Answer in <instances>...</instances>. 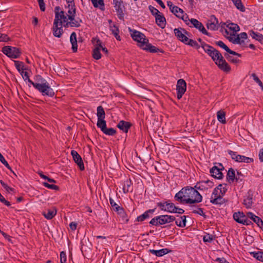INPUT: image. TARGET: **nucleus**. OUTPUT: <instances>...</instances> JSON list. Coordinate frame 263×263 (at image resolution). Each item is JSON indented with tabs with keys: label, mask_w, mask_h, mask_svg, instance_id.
I'll list each match as a JSON object with an SVG mask.
<instances>
[{
	"label": "nucleus",
	"mask_w": 263,
	"mask_h": 263,
	"mask_svg": "<svg viewBox=\"0 0 263 263\" xmlns=\"http://www.w3.org/2000/svg\"><path fill=\"white\" fill-rule=\"evenodd\" d=\"M174 199L181 204H192L201 202L202 197L195 189L187 186L176 193Z\"/></svg>",
	"instance_id": "1"
},
{
	"label": "nucleus",
	"mask_w": 263,
	"mask_h": 263,
	"mask_svg": "<svg viewBox=\"0 0 263 263\" xmlns=\"http://www.w3.org/2000/svg\"><path fill=\"white\" fill-rule=\"evenodd\" d=\"M201 47L204 51L212 58V60L220 69L226 72L230 71L231 67L219 51L204 42L201 43Z\"/></svg>",
	"instance_id": "2"
},
{
	"label": "nucleus",
	"mask_w": 263,
	"mask_h": 263,
	"mask_svg": "<svg viewBox=\"0 0 263 263\" xmlns=\"http://www.w3.org/2000/svg\"><path fill=\"white\" fill-rule=\"evenodd\" d=\"M55 18L53 25V34L54 36L60 37L63 33V24L67 22V16L59 6L55 8Z\"/></svg>",
	"instance_id": "3"
},
{
	"label": "nucleus",
	"mask_w": 263,
	"mask_h": 263,
	"mask_svg": "<svg viewBox=\"0 0 263 263\" xmlns=\"http://www.w3.org/2000/svg\"><path fill=\"white\" fill-rule=\"evenodd\" d=\"M226 185L219 184L212 193L210 202L214 204H222L224 202V199L222 198L226 191Z\"/></svg>",
	"instance_id": "4"
},
{
	"label": "nucleus",
	"mask_w": 263,
	"mask_h": 263,
	"mask_svg": "<svg viewBox=\"0 0 263 263\" xmlns=\"http://www.w3.org/2000/svg\"><path fill=\"white\" fill-rule=\"evenodd\" d=\"M175 220L173 216L163 215L153 218L149 223L155 226L170 223Z\"/></svg>",
	"instance_id": "5"
},
{
	"label": "nucleus",
	"mask_w": 263,
	"mask_h": 263,
	"mask_svg": "<svg viewBox=\"0 0 263 263\" xmlns=\"http://www.w3.org/2000/svg\"><path fill=\"white\" fill-rule=\"evenodd\" d=\"M2 52L7 57L12 59H17L21 54L19 48L10 46H4L2 48Z\"/></svg>",
	"instance_id": "6"
},
{
	"label": "nucleus",
	"mask_w": 263,
	"mask_h": 263,
	"mask_svg": "<svg viewBox=\"0 0 263 263\" xmlns=\"http://www.w3.org/2000/svg\"><path fill=\"white\" fill-rule=\"evenodd\" d=\"M34 87L41 92L43 96L46 95L52 97L54 95V91L50 87L48 83L42 85L37 84L36 86Z\"/></svg>",
	"instance_id": "7"
},
{
	"label": "nucleus",
	"mask_w": 263,
	"mask_h": 263,
	"mask_svg": "<svg viewBox=\"0 0 263 263\" xmlns=\"http://www.w3.org/2000/svg\"><path fill=\"white\" fill-rule=\"evenodd\" d=\"M131 36L134 41L138 42V46L140 48L141 45L144 43H146L148 40L144 34L135 30L131 31Z\"/></svg>",
	"instance_id": "8"
},
{
	"label": "nucleus",
	"mask_w": 263,
	"mask_h": 263,
	"mask_svg": "<svg viewBox=\"0 0 263 263\" xmlns=\"http://www.w3.org/2000/svg\"><path fill=\"white\" fill-rule=\"evenodd\" d=\"M228 153L231 156V158L237 162L251 163L253 161V159L245 156L238 155L236 152L232 151H229Z\"/></svg>",
	"instance_id": "9"
},
{
	"label": "nucleus",
	"mask_w": 263,
	"mask_h": 263,
	"mask_svg": "<svg viewBox=\"0 0 263 263\" xmlns=\"http://www.w3.org/2000/svg\"><path fill=\"white\" fill-rule=\"evenodd\" d=\"M186 89V83L183 79L178 80L176 85L177 97L178 99H180Z\"/></svg>",
	"instance_id": "10"
},
{
	"label": "nucleus",
	"mask_w": 263,
	"mask_h": 263,
	"mask_svg": "<svg viewBox=\"0 0 263 263\" xmlns=\"http://www.w3.org/2000/svg\"><path fill=\"white\" fill-rule=\"evenodd\" d=\"M174 33L177 37L183 43H187L189 38L185 35L187 32L182 28H175L174 30Z\"/></svg>",
	"instance_id": "11"
},
{
	"label": "nucleus",
	"mask_w": 263,
	"mask_h": 263,
	"mask_svg": "<svg viewBox=\"0 0 263 263\" xmlns=\"http://www.w3.org/2000/svg\"><path fill=\"white\" fill-rule=\"evenodd\" d=\"M157 206L162 211L172 213L175 208V204L172 202H164L157 203Z\"/></svg>",
	"instance_id": "12"
},
{
	"label": "nucleus",
	"mask_w": 263,
	"mask_h": 263,
	"mask_svg": "<svg viewBox=\"0 0 263 263\" xmlns=\"http://www.w3.org/2000/svg\"><path fill=\"white\" fill-rule=\"evenodd\" d=\"M206 27L208 29L211 30H216L219 28L218 20L214 15H212L210 20L208 21Z\"/></svg>",
	"instance_id": "13"
},
{
	"label": "nucleus",
	"mask_w": 263,
	"mask_h": 263,
	"mask_svg": "<svg viewBox=\"0 0 263 263\" xmlns=\"http://www.w3.org/2000/svg\"><path fill=\"white\" fill-rule=\"evenodd\" d=\"M234 220L238 223H242L244 225L249 224V220L246 218V216L240 212L235 213L233 214Z\"/></svg>",
	"instance_id": "14"
},
{
	"label": "nucleus",
	"mask_w": 263,
	"mask_h": 263,
	"mask_svg": "<svg viewBox=\"0 0 263 263\" xmlns=\"http://www.w3.org/2000/svg\"><path fill=\"white\" fill-rule=\"evenodd\" d=\"M71 155L72 156L74 162L78 164L80 169L81 171L84 170V165L80 155L78 152L74 150H72L71 152Z\"/></svg>",
	"instance_id": "15"
},
{
	"label": "nucleus",
	"mask_w": 263,
	"mask_h": 263,
	"mask_svg": "<svg viewBox=\"0 0 263 263\" xmlns=\"http://www.w3.org/2000/svg\"><path fill=\"white\" fill-rule=\"evenodd\" d=\"M114 4L115 5V9L118 13L119 18L122 19L124 16V5L123 2L121 0H114Z\"/></svg>",
	"instance_id": "16"
},
{
	"label": "nucleus",
	"mask_w": 263,
	"mask_h": 263,
	"mask_svg": "<svg viewBox=\"0 0 263 263\" xmlns=\"http://www.w3.org/2000/svg\"><path fill=\"white\" fill-rule=\"evenodd\" d=\"M219 165L221 168H218L217 166H214L210 170V173L213 177L220 179H221L223 176V174L221 172L223 166L221 164Z\"/></svg>",
	"instance_id": "17"
},
{
	"label": "nucleus",
	"mask_w": 263,
	"mask_h": 263,
	"mask_svg": "<svg viewBox=\"0 0 263 263\" xmlns=\"http://www.w3.org/2000/svg\"><path fill=\"white\" fill-rule=\"evenodd\" d=\"M141 48L152 53H156L159 51L163 52V51H161L160 49L154 46H153L151 44H149L148 43V40H147L146 43L144 44V43L141 45Z\"/></svg>",
	"instance_id": "18"
},
{
	"label": "nucleus",
	"mask_w": 263,
	"mask_h": 263,
	"mask_svg": "<svg viewBox=\"0 0 263 263\" xmlns=\"http://www.w3.org/2000/svg\"><path fill=\"white\" fill-rule=\"evenodd\" d=\"M191 23L194 27L200 30L203 34L209 35L208 32L205 29L201 23L199 22L195 18H191L190 20Z\"/></svg>",
	"instance_id": "19"
},
{
	"label": "nucleus",
	"mask_w": 263,
	"mask_h": 263,
	"mask_svg": "<svg viewBox=\"0 0 263 263\" xmlns=\"http://www.w3.org/2000/svg\"><path fill=\"white\" fill-rule=\"evenodd\" d=\"M102 47L101 42L99 40H97L96 44H95V48L93 50V58L95 59L99 60L101 58V54L100 53L101 48Z\"/></svg>",
	"instance_id": "20"
},
{
	"label": "nucleus",
	"mask_w": 263,
	"mask_h": 263,
	"mask_svg": "<svg viewBox=\"0 0 263 263\" xmlns=\"http://www.w3.org/2000/svg\"><path fill=\"white\" fill-rule=\"evenodd\" d=\"M247 34L246 32H242L238 34L236 37L235 36L233 37H229V39L230 41L232 42L234 44H241V42H243V41H241V39L245 40L247 38Z\"/></svg>",
	"instance_id": "21"
},
{
	"label": "nucleus",
	"mask_w": 263,
	"mask_h": 263,
	"mask_svg": "<svg viewBox=\"0 0 263 263\" xmlns=\"http://www.w3.org/2000/svg\"><path fill=\"white\" fill-rule=\"evenodd\" d=\"M228 29L232 31L229 32L227 29H226V33L227 34H230V37H233L235 36V34L239 30V27L236 24L231 23L227 26Z\"/></svg>",
	"instance_id": "22"
},
{
	"label": "nucleus",
	"mask_w": 263,
	"mask_h": 263,
	"mask_svg": "<svg viewBox=\"0 0 263 263\" xmlns=\"http://www.w3.org/2000/svg\"><path fill=\"white\" fill-rule=\"evenodd\" d=\"M132 124L124 120L120 121L117 125L118 128L126 133L128 132Z\"/></svg>",
	"instance_id": "23"
},
{
	"label": "nucleus",
	"mask_w": 263,
	"mask_h": 263,
	"mask_svg": "<svg viewBox=\"0 0 263 263\" xmlns=\"http://www.w3.org/2000/svg\"><path fill=\"white\" fill-rule=\"evenodd\" d=\"M156 24L161 28H164L166 25V20L163 15L160 13L155 16Z\"/></svg>",
	"instance_id": "24"
},
{
	"label": "nucleus",
	"mask_w": 263,
	"mask_h": 263,
	"mask_svg": "<svg viewBox=\"0 0 263 263\" xmlns=\"http://www.w3.org/2000/svg\"><path fill=\"white\" fill-rule=\"evenodd\" d=\"M247 216L249 218L251 219L254 222H255L258 225V226L261 227L263 226L262 220L259 217L255 215L253 213L251 212H248L247 213Z\"/></svg>",
	"instance_id": "25"
},
{
	"label": "nucleus",
	"mask_w": 263,
	"mask_h": 263,
	"mask_svg": "<svg viewBox=\"0 0 263 263\" xmlns=\"http://www.w3.org/2000/svg\"><path fill=\"white\" fill-rule=\"evenodd\" d=\"M70 41L72 45V49L73 52H76L78 49L77 35L75 32H72L70 37Z\"/></svg>",
	"instance_id": "26"
},
{
	"label": "nucleus",
	"mask_w": 263,
	"mask_h": 263,
	"mask_svg": "<svg viewBox=\"0 0 263 263\" xmlns=\"http://www.w3.org/2000/svg\"><path fill=\"white\" fill-rule=\"evenodd\" d=\"M47 83L45 79L43 78L41 76L38 75L35 77V82H31V85L33 87H35L37 84L42 85Z\"/></svg>",
	"instance_id": "27"
},
{
	"label": "nucleus",
	"mask_w": 263,
	"mask_h": 263,
	"mask_svg": "<svg viewBox=\"0 0 263 263\" xmlns=\"http://www.w3.org/2000/svg\"><path fill=\"white\" fill-rule=\"evenodd\" d=\"M152 254L155 255L156 256L161 257L169 252L167 249H162L159 250H149V251Z\"/></svg>",
	"instance_id": "28"
},
{
	"label": "nucleus",
	"mask_w": 263,
	"mask_h": 263,
	"mask_svg": "<svg viewBox=\"0 0 263 263\" xmlns=\"http://www.w3.org/2000/svg\"><path fill=\"white\" fill-rule=\"evenodd\" d=\"M57 213V211L55 209H48L43 212V215L47 219H51Z\"/></svg>",
	"instance_id": "29"
},
{
	"label": "nucleus",
	"mask_w": 263,
	"mask_h": 263,
	"mask_svg": "<svg viewBox=\"0 0 263 263\" xmlns=\"http://www.w3.org/2000/svg\"><path fill=\"white\" fill-rule=\"evenodd\" d=\"M109 202L114 210L118 212V214H124V211L123 208H121L117 204H116L112 199L110 198Z\"/></svg>",
	"instance_id": "30"
},
{
	"label": "nucleus",
	"mask_w": 263,
	"mask_h": 263,
	"mask_svg": "<svg viewBox=\"0 0 263 263\" xmlns=\"http://www.w3.org/2000/svg\"><path fill=\"white\" fill-rule=\"evenodd\" d=\"M253 203L252 195H249L245 198L243 204L247 209H249L252 206Z\"/></svg>",
	"instance_id": "31"
},
{
	"label": "nucleus",
	"mask_w": 263,
	"mask_h": 263,
	"mask_svg": "<svg viewBox=\"0 0 263 263\" xmlns=\"http://www.w3.org/2000/svg\"><path fill=\"white\" fill-rule=\"evenodd\" d=\"M217 120L222 124L226 123V112L223 110H220L217 112Z\"/></svg>",
	"instance_id": "32"
},
{
	"label": "nucleus",
	"mask_w": 263,
	"mask_h": 263,
	"mask_svg": "<svg viewBox=\"0 0 263 263\" xmlns=\"http://www.w3.org/2000/svg\"><path fill=\"white\" fill-rule=\"evenodd\" d=\"M132 190V182L130 179H126L124 182L123 186V191L124 193L131 192Z\"/></svg>",
	"instance_id": "33"
},
{
	"label": "nucleus",
	"mask_w": 263,
	"mask_h": 263,
	"mask_svg": "<svg viewBox=\"0 0 263 263\" xmlns=\"http://www.w3.org/2000/svg\"><path fill=\"white\" fill-rule=\"evenodd\" d=\"M155 211V209L149 210L146 212H145L142 215L138 216L137 217V220L138 221H142L144 220L145 219L148 218L149 217V214H153Z\"/></svg>",
	"instance_id": "34"
},
{
	"label": "nucleus",
	"mask_w": 263,
	"mask_h": 263,
	"mask_svg": "<svg viewBox=\"0 0 263 263\" xmlns=\"http://www.w3.org/2000/svg\"><path fill=\"white\" fill-rule=\"evenodd\" d=\"M110 30L112 32V34L114 35L115 37L117 40L120 41V36L119 35V30L118 28L115 25L110 24Z\"/></svg>",
	"instance_id": "35"
},
{
	"label": "nucleus",
	"mask_w": 263,
	"mask_h": 263,
	"mask_svg": "<svg viewBox=\"0 0 263 263\" xmlns=\"http://www.w3.org/2000/svg\"><path fill=\"white\" fill-rule=\"evenodd\" d=\"M176 224L181 228H183L186 224V217L185 216H180L176 220Z\"/></svg>",
	"instance_id": "36"
},
{
	"label": "nucleus",
	"mask_w": 263,
	"mask_h": 263,
	"mask_svg": "<svg viewBox=\"0 0 263 263\" xmlns=\"http://www.w3.org/2000/svg\"><path fill=\"white\" fill-rule=\"evenodd\" d=\"M249 35L253 39L258 41H262L263 40V35L260 33L255 32L253 30L249 31Z\"/></svg>",
	"instance_id": "37"
},
{
	"label": "nucleus",
	"mask_w": 263,
	"mask_h": 263,
	"mask_svg": "<svg viewBox=\"0 0 263 263\" xmlns=\"http://www.w3.org/2000/svg\"><path fill=\"white\" fill-rule=\"evenodd\" d=\"M183 11L182 9L176 6L173 7L172 10H171V11L178 18L181 16H182Z\"/></svg>",
	"instance_id": "38"
},
{
	"label": "nucleus",
	"mask_w": 263,
	"mask_h": 263,
	"mask_svg": "<svg viewBox=\"0 0 263 263\" xmlns=\"http://www.w3.org/2000/svg\"><path fill=\"white\" fill-rule=\"evenodd\" d=\"M97 117L98 119H104L105 117V113L104 110L102 106H99L97 107Z\"/></svg>",
	"instance_id": "39"
},
{
	"label": "nucleus",
	"mask_w": 263,
	"mask_h": 263,
	"mask_svg": "<svg viewBox=\"0 0 263 263\" xmlns=\"http://www.w3.org/2000/svg\"><path fill=\"white\" fill-rule=\"evenodd\" d=\"M93 6L96 8L99 7L101 9L103 10L104 4L103 0H91Z\"/></svg>",
	"instance_id": "40"
},
{
	"label": "nucleus",
	"mask_w": 263,
	"mask_h": 263,
	"mask_svg": "<svg viewBox=\"0 0 263 263\" xmlns=\"http://www.w3.org/2000/svg\"><path fill=\"white\" fill-rule=\"evenodd\" d=\"M236 7L241 12H244L245 8L241 0H232Z\"/></svg>",
	"instance_id": "41"
},
{
	"label": "nucleus",
	"mask_w": 263,
	"mask_h": 263,
	"mask_svg": "<svg viewBox=\"0 0 263 263\" xmlns=\"http://www.w3.org/2000/svg\"><path fill=\"white\" fill-rule=\"evenodd\" d=\"M235 178V171L233 168H230L227 173V179L229 182H233Z\"/></svg>",
	"instance_id": "42"
},
{
	"label": "nucleus",
	"mask_w": 263,
	"mask_h": 263,
	"mask_svg": "<svg viewBox=\"0 0 263 263\" xmlns=\"http://www.w3.org/2000/svg\"><path fill=\"white\" fill-rule=\"evenodd\" d=\"M97 125L101 129L102 132H103L106 127V123L104 119H98Z\"/></svg>",
	"instance_id": "43"
},
{
	"label": "nucleus",
	"mask_w": 263,
	"mask_h": 263,
	"mask_svg": "<svg viewBox=\"0 0 263 263\" xmlns=\"http://www.w3.org/2000/svg\"><path fill=\"white\" fill-rule=\"evenodd\" d=\"M14 62L16 68L20 72L24 70V64L23 62L18 61H14Z\"/></svg>",
	"instance_id": "44"
},
{
	"label": "nucleus",
	"mask_w": 263,
	"mask_h": 263,
	"mask_svg": "<svg viewBox=\"0 0 263 263\" xmlns=\"http://www.w3.org/2000/svg\"><path fill=\"white\" fill-rule=\"evenodd\" d=\"M70 21V22H69V24L71 27H79L80 26L81 23L82 22L81 20H76L74 17H73V20Z\"/></svg>",
	"instance_id": "45"
},
{
	"label": "nucleus",
	"mask_w": 263,
	"mask_h": 263,
	"mask_svg": "<svg viewBox=\"0 0 263 263\" xmlns=\"http://www.w3.org/2000/svg\"><path fill=\"white\" fill-rule=\"evenodd\" d=\"M251 254L257 260L263 261V252H252Z\"/></svg>",
	"instance_id": "46"
},
{
	"label": "nucleus",
	"mask_w": 263,
	"mask_h": 263,
	"mask_svg": "<svg viewBox=\"0 0 263 263\" xmlns=\"http://www.w3.org/2000/svg\"><path fill=\"white\" fill-rule=\"evenodd\" d=\"M102 132L105 135L109 136H113L116 134V130L113 128H107V127H106L105 130H104V131Z\"/></svg>",
	"instance_id": "47"
},
{
	"label": "nucleus",
	"mask_w": 263,
	"mask_h": 263,
	"mask_svg": "<svg viewBox=\"0 0 263 263\" xmlns=\"http://www.w3.org/2000/svg\"><path fill=\"white\" fill-rule=\"evenodd\" d=\"M251 77H252L254 81L258 84V85L261 87V89L263 90V84L261 82V81L259 79L256 74L255 73H252L251 74Z\"/></svg>",
	"instance_id": "48"
},
{
	"label": "nucleus",
	"mask_w": 263,
	"mask_h": 263,
	"mask_svg": "<svg viewBox=\"0 0 263 263\" xmlns=\"http://www.w3.org/2000/svg\"><path fill=\"white\" fill-rule=\"evenodd\" d=\"M224 56L229 61H230L233 63H237L239 62V60L238 59L234 58L227 53L224 54Z\"/></svg>",
	"instance_id": "49"
},
{
	"label": "nucleus",
	"mask_w": 263,
	"mask_h": 263,
	"mask_svg": "<svg viewBox=\"0 0 263 263\" xmlns=\"http://www.w3.org/2000/svg\"><path fill=\"white\" fill-rule=\"evenodd\" d=\"M214 239V237L213 235L207 234L203 236V240L204 242H210Z\"/></svg>",
	"instance_id": "50"
},
{
	"label": "nucleus",
	"mask_w": 263,
	"mask_h": 263,
	"mask_svg": "<svg viewBox=\"0 0 263 263\" xmlns=\"http://www.w3.org/2000/svg\"><path fill=\"white\" fill-rule=\"evenodd\" d=\"M20 73H21L23 79L25 81H27L31 84V82H32V81H31L29 79L28 72L26 71H23L21 72Z\"/></svg>",
	"instance_id": "51"
},
{
	"label": "nucleus",
	"mask_w": 263,
	"mask_h": 263,
	"mask_svg": "<svg viewBox=\"0 0 263 263\" xmlns=\"http://www.w3.org/2000/svg\"><path fill=\"white\" fill-rule=\"evenodd\" d=\"M148 9L151 11V13L153 15H154L155 17L160 13L158 9H157L156 8H155V7L151 5L149 6Z\"/></svg>",
	"instance_id": "52"
},
{
	"label": "nucleus",
	"mask_w": 263,
	"mask_h": 263,
	"mask_svg": "<svg viewBox=\"0 0 263 263\" xmlns=\"http://www.w3.org/2000/svg\"><path fill=\"white\" fill-rule=\"evenodd\" d=\"M68 19L70 20H73V17H74V15L76 13V9L74 8H71L70 10H69L68 11Z\"/></svg>",
	"instance_id": "53"
},
{
	"label": "nucleus",
	"mask_w": 263,
	"mask_h": 263,
	"mask_svg": "<svg viewBox=\"0 0 263 263\" xmlns=\"http://www.w3.org/2000/svg\"><path fill=\"white\" fill-rule=\"evenodd\" d=\"M61 263H67V256L65 252L62 251L60 253Z\"/></svg>",
	"instance_id": "54"
},
{
	"label": "nucleus",
	"mask_w": 263,
	"mask_h": 263,
	"mask_svg": "<svg viewBox=\"0 0 263 263\" xmlns=\"http://www.w3.org/2000/svg\"><path fill=\"white\" fill-rule=\"evenodd\" d=\"M182 16H180L179 18L182 19L184 22H185V23L187 25H189V22H190L191 20H190L189 18L188 15H187V14L185 13L183 11V14H182Z\"/></svg>",
	"instance_id": "55"
},
{
	"label": "nucleus",
	"mask_w": 263,
	"mask_h": 263,
	"mask_svg": "<svg viewBox=\"0 0 263 263\" xmlns=\"http://www.w3.org/2000/svg\"><path fill=\"white\" fill-rule=\"evenodd\" d=\"M43 185L46 187L54 190H59V186L54 184H50L47 182H44Z\"/></svg>",
	"instance_id": "56"
},
{
	"label": "nucleus",
	"mask_w": 263,
	"mask_h": 263,
	"mask_svg": "<svg viewBox=\"0 0 263 263\" xmlns=\"http://www.w3.org/2000/svg\"><path fill=\"white\" fill-rule=\"evenodd\" d=\"M216 45L224 49L226 51L229 50V47L222 41H219L216 42Z\"/></svg>",
	"instance_id": "57"
},
{
	"label": "nucleus",
	"mask_w": 263,
	"mask_h": 263,
	"mask_svg": "<svg viewBox=\"0 0 263 263\" xmlns=\"http://www.w3.org/2000/svg\"><path fill=\"white\" fill-rule=\"evenodd\" d=\"M10 40V38L7 34L0 33V42H8Z\"/></svg>",
	"instance_id": "58"
},
{
	"label": "nucleus",
	"mask_w": 263,
	"mask_h": 263,
	"mask_svg": "<svg viewBox=\"0 0 263 263\" xmlns=\"http://www.w3.org/2000/svg\"><path fill=\"white\" fill-rule=\"evenodd\" d=\"M185 43L187 44V45H190L192 47H198V45L197 43L195 41H194V40H191V39H189V40L187 42V43Z\"/></svg>",
	"instance_id": "59"
},
{
	"label": "nucleus",
	"mask_w": 263,
	"mask_h": 263,
	"mask_svg": "<svg viewBox=\"0 0 263 263\" xmlns=\"http://www.w3.org/2000/svg\"><path fill=\"white\" fill-rule=\"evenodd\" d=\"M39 5L40 6V10L42 11H45L46 9L45 4L44 0H38Z\"/></svg>",
	"instance_id": "60"
},
{
	"label": "nucleus",
	"mask_w": 263,
	"mask_h": 263,
	"mask_svg": "<svg viewBox=\"0 0 263 263\" xmlns=\"http://www.w3.org/2000/svg\"><path fill=\"white\" fill-rule=\"evenodd\" d=\"M210 181L208 180L206 181H202L199 183H198L195 187H197L199 190H202L203 187H204V185L205 184H207L208 183H210Z\"/></svg>",
	"instance_id": "61"
},
{
	"label": "nucleus",
	"mask_w": 263,
	"mask_h": 263,
	"mask_svg": "<svg viewBox=\"0 0 263 263\" xmlns=\"http://www.w3.org/2000/svg\"><path fill=\"white\" fill-rule=\"evenodd\" d=\"M193 213L205 216L203 211L201 208H197V209L193 210Z\"/></svg>",
	"instance_id": "62"
},
{
	"label": "nucleus",
	"mask_w": 263,
	"mask_h": 263,
	"mask_svg": "<svg viewBox=\"0 0 263 263\" xmlns=\"http://www.w3.org/2000/svg\"><path fill=\"white\" fill-rule=\"evenodd\" d=\"M0 201L8 206L10 205V203L8 201L6 200L5 199V198L2 195V194L1 193H0Z\"/></svg>",
	"instance_id": "63"
},
{
	"label": "nucleus",
	"mask_w": 263,
	"mask_h": 263,
	"mask_svg": "<svg viewBox=\"0 0 263 263\" xmlns=\"http://www.w3.org/2000/svg\"><path fill=\"white\" fill-rule=\"evenodd\" d=\"M184 211L182 209L177 208L175 205V208H174V211L172 212V213H179V214H183L184 213Z\"/></svg>",
	"instance_id": "64"
}]
</instances>
